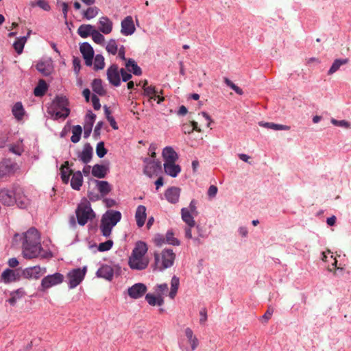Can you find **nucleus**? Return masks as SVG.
<instances>
[{
  "instance_id": "nucleus-1",
  "label": "nucleus",
  "mask_w": 351,
  "mask_h": 351,
  "mask_svg": "<svg viewBox=\"0 0 351 351\" xmlns=\"http://www.w3.org/2000/svg\"><path fill=\"white\" fill-rule=\"evenodd\" d=\"M19 241H22L23 254L25 258H45L49 256V253L44 251L41 246L40 237L36 228H29L23 235L15 234L13 238L14 243L17 244Z\"/></svg>"
},
{
  "instance_id": "nucleus-2",
  "label": "nucleus",
  "mask_w": 351,
  "mask_h": 351,
  "mask_svg": "<svg viewBox=\"0 0 351 351\" xmlns=\"http://www.w3.org/2000/svg\"><path fill=\"white\" fill-rule=\"evenodd\" d=\"M147 249L146 243L143 241H138L136 243L128 261L131 269L143 270L147 268L149 264V260L145 256Z\"/></svg>"
},
{
  "instance_id": "nucleus-3",
  "label": "nucleus",
  "mask_w": 351,
  "mask_h": 351,
  "mask_svg": "<svg viewBox=\"0 0 351 351\" xmlns=\"http://www.w3.org/2000/svg\"><path fill=\"white\" fill-rule=\"evenodd\" d=\"M61 179L64 184L69 181L70 176L72 174L71 180V186L74 190L79 191L83 183V176L80 171L73 172L69 169V162L66 161L60 168Z\"/></svg>"
},
{
  "instance_id": "nucleus-4",
  "label": "nucleus",
  "mask_w": 351,
  "mask_h": 351,
  "mask_svg": "<svg viewBox=\"0 0 351 351\" xmlns=\"http://www.w3.org/2000/svg\"><path fill=\"white\" fill-rule=\"evenodd\" d=\"M69 101L64 96H57L53 101L51 107L49 108V113L55 116L56 119L66 118L70 112L68 108Z\"/></svg>"
},
{
  "instance_id": "nucleus-5",
  "label": "nucleus",
  "mask_w": 351,
  "mask_h": 351,
  "mask_svg": "<svg viewBox=\"0 0 351 351\" xmlns=\"http://www.w3.org/2000/svg\"><path fill=\"white\" fill-rule=\"evenodd\" d=\"M176 254L171 249H165L160 254H154L156 268L160 271L171 267L174 263Z\"/></svg>"
},
{
  "instance_id": "nucleus-6",
  "label": "nucleus",
  "mask_w": 351,
  "mask_h": 351,
  "mask_svg": "<svg viewBox=\"0 0 351 351\" xmlns=\"http://www.w3.org/2000/svg\"><path fill=\"white\" fill-rule=\"evenodd\" d=\"M75 213L77 223L80 226H84L89 219L95 217L90 202L86 199H83L78 205Z\"/></svg>"
},
{
  "instance_id": "nucleus-7",
  "label": "nucleus",
  "mask_w": 351,
  "mask_h": 351,
  "mask_svg": "<svg viewBox=\"0 0 351 351\" xmlns=\"http://www.w3.org/2000/svg\"><path fill=\"white\" fill-rule=\"evenodd\" d=\"M64 276L58 272L48 275L42 279L40 290L46 291L52 287L61 284L64 281Z\"/></svg>"
},
{
  "instance_id": "nucleus-8",
  "label": "nucleus",
  "mask_w": 351,
  "mask_h": 351,
  "mask_svg": "<svg viewBox=\"0 0 351 351\" xmlns=\"http://www.w3.org/2000/svg\"><path fill=\"white\" fill-rule=\"evenodd\" d=\"M86 272V267L83 269L77 268L71 270L67 274V279L69 281V287L70 289H74L79 285L84 278Z\"/></svg>"
},
{
  "instance_id": "nucleus-9",
  "label": "nucleus",
  "mask_w": 351,
  "mask_h": 351,
  "mask_svg": "<svg viewBox=\"0 0 351 351\" xmlns=\"http://www.w3.org/2000/svg\"><path fill=\"white\" fill-rule=\"evenodd\" d=\"M15 186L12 190L3 189L0 190V202L7 206H13L15 204Z\"/></svg>"
},
{
  "instance_id": "nucleus-10",
  "label": "nucleus",
  "mask_w": 351,
  "mask_h": 351,
  "mask_svg": "<svg viewBox=\"0 0 351 351\" xmlns=\"http://www.w3.org/2000/svg\"><path fill=\"white\" fill-rule=\"evenodd\" d=\"M144 162L146 164L144 167V173L149 177H152L156 174L161 169V164L159 161L152 160L149 158L144 159Z\"/></svg>"
},
{
  "instance_id": "nucleus-11",
  "label": "nucleus",
  "mask_w": 351,
  "mask_h": 351,
  "mask_svg": "<svg viewBox=\"0 0 351 351\" xmlns=\"http://www.w3.org/2000/svg\"><path fill=\"white\" fill-rule=\"evenodd\" d=\"M47 272L46 267L34 266L25 269L23 271V276L26 278L38 279Z\"/></svg>"
},
{
  "instance_id": "nucleus-12",
  "label": "nucleus",
  "mask_w": 351,
  "mask_h": 351,
  "mask_svg": "<svg viewBox=\"0 0 351 351\" xmlns=\"http://www.w3.org/2000/svg\"><path fill=\"white\" fill-rule=\"evenodd\" d=\"M107 77L109 82L113 86H119L120 85V71L117 64H112L108 69Z\"/></svg>"
},
{
  "instance_id": "nucleus-13",
  "label": "nucleus",
  "mask_w": 351,
  "mask_h": 351,
  "mask_svg": "<svg viewBox=\"0 0 351 351\" xmlns=\"http://www.w3.org/2000/svg\"><path fill=\"white\" fill-rule=\"evenodd\" d=\"M147 291V287L143 283H136L128 289L129 296L133 299L141 298Z\"/></svg>"
},
{
  "instance_id": "nucleus-14",
  "label": "nucleus",
  "mask_w": 351,
  "mask_h": 351,
  "mask_svg": "<svg viewBox=\"0 0 351 351\" xmlns=\"http://www.w3.org/2000/svg\"><path fill=\"white\" fill-rule=\"evenodd\" d=\"M80 52L85 60V63L88 66H90L93 63L94 57V51L93 47L88 43H84L80 45Z\"/></svg>"
},
{
  "instance_id": "nucleus-15",
  "label": "nucleus",
  "mask_w": 351,
  "mask_h": 351,
  "mask_svg": "<svg viewBox=\"0 0 351 351\" xmlns=\"http://www.w3.org/2000/svg\"><path fill=\"white\" fill-rule=\"evenodd\" d=\"M136 30L133 19L131 16H126L121 21V32L124 36H130L134 33Z\"/></svg>"
},
{
  "instance_id": "nucleus-16",
  "label": "nucleus",
  "mask_w": 351,
  "mask_h": 351,
  "mask_svg": "<svg viewBox=\"0 0 351 351\" xmlns=\"http://www.w3.org/2000/svg\"><path fill=\"white\" fill-rule=\"evenodd\" d=\"M15 203L21 208H25L29 204V199L24 194L23 189L20 186H15Z\"/></svg>"
},
{
  "instance_id": "nucleus-17",
  "label": "nucleus",
  "mask_w": 351,
  "mask_h": 351,
  "mask_svg": "<svg viewBox=\"0 0 351 351\" xmlns=\"http://www.w3.org/2000/svg\"><path fill=\"white\" fill-rule=\"evenodd\" d=\"M36 69L44 76L49 75L53 66L51 60L40 61L36 65Z\"/></svg>"
},
{
  "instance_id": "nucleus-18",
  "label": "nucleus",
  "mask_w": 351,
  "mask_h": 351,
  "mask_svg": "<svg viewBox=\"0 0 351 351\" xmlns=\"http://www.w3.org/2000/svg\"><path fill=\"white\" fill-rule=\"evenodd\" d=\"M180 193V189L179 188L172 186L166 190L165 196L169 202L176 204L179 200Z\"/></svg>"
},
{
  "instance_id": "nucleus-19",
  "label": "nucleus",
  "mask_w": 351,
  "mask_h": 351,
  "mask_svg": "<svg viewBox=\"0 0 351 351\" xmlns=\"http://www.w3.org/2000/svg\"><path fill=\"white\" fill-rule=\"evenodd\" d=\"M102 219L108 222L111 226H115L121 220V214L119 211L110 210L104 215Z\"/></svg>"
},
{
  "instance_id": "nucleus-20",
  "label": "nucleus",
  "mask_w": 351,
  "mask_h": 351,
  "mask_svg": "<svg viewBox=\"0 0 351 351\" xmlns=\"http://www.w3.org/2000/svg\"><path fill=\"white\" fill-rule=\"evenodd\" d=\"M99 29L103 34H108L112 30V22L106 16L99 19Z\"/></svg>"
},
{
  "instance_id": "nucleus-21",
  "label": "nucleus",
  "mask_w": 351,
  "mask_h": 351,
  "mask_svg": "<svg viewBox=\"0 0 351 351\" xmlns=\"http://www.w3.org/2000/svg\"><path fill=\"white\" fill-rule=\"evenodd\" d=\"M114 275V270L110 265H102L97 271V276L100 278L111 280Z\"/></svg>"
},
{
  "instance_id": "nucleus-22",
  "label": "nucleus",
  "mask_w": 351,
  "mask_h": 351,
  "mask_svg": "<svg viewBox=\"0 0 351 351\" xmlns=\"http://www.w3.org/2000/svg\"><path fill=\"white\" fill-rule=\"evenodd\" d=\"M92 156L93 148L90 144L87 143L84 145L82 152L79 154L78 157L83 163L87 164L91 160Z\"/></svg>"
},
{
  "instance_id": "nucleus-23",
  "label": "nucleus",
  "mask_w": 351,
  "mask_h": 351,
  "mask_svg": "<svg viewBox=\"0 0 351 351\" xmlns=\"http://www.w3.org/2000/svg\"><path fill=\"white\" fill-rule=\"evenodd\" d=\"M135 219L138 227L141 228L146 219V207L143 205H140L137 207L135 214Z\"/></svg>"
},
{
  "instance_id": "nucleus-24",
  "label": "nucleus",
  "mask_w": 351,
  "mask_h": 351,
  "mask_svg": "<svg viewBox=\"0 0 351 351\" xmlns=\"http://www.w3.org/2000/svg\"><path fill=\"white\" fill-rule=\"evenodd\" d=\"M164 170L167 175L175 178L181 171V168L178 165H176V162H173V163L165 162Z\"/></svg>"
},
{
  "instance_id": "nucleus-25",
  "label": "nucleus",
  "mask_w": 351,
  "mask_h": 351,
  "mask_svg": "<svg viewBox=\"0 0 351 351\" xmlns=\"http://www.w3.org/2000/svg\"><path fill=\"white\" fill-rule=\"evenodd\" d=\"M162 156L165 160V162L173 163V162H176L178 158L177 153L171 147H166L163 149Z\"/></svg>"
},
{
  "instance_id": "nucleus-26",
  "label": "nucleus",
  "mask_w": 351,
  "mask_h": 351,
  "mask_svg": "<svg viewBox=\"0 0 351 351\" xmlns=\"http://www.w3.org/2000/svg\"><path fill=\"white\" fill-rule=\"evenodd\" d=\"M185 336L188 339V342L191 346V350H195L199 346V340L195 335H194L192 329L187 327L184 330Z\"/></svg>"
},
{
  "instance_id": "nucleus-27",
  "label": "nucleus",
  "mask_w": 351,
  "mask_h": 351,
  "mask_svg": "<svg viewBox=\"0 0 351 351\" xmlns=\"http://www.w3.org/2000/svg\"><path fill=\"white\" fill-rule=\"evenodd\" d=\"M145 300L147 302V303L151 306H162L164 304V298L163 296L160 295H158L156 293L152 294V293H147L145 295Z\"/></svg>"
},
{
  "instance_id": "nucleus-28",
  "label": "nucleus",
  "mask_w": 351,
  "mask_h": 351,
  "mask_svg": "<svg viewBox=\"0 0 351 351\" xmlns=\"http://www.w3.org/2000/svg\"><path fill=\"white\" fill-rule=\"evenodd\" d=\"M108 167L102 165H95L93 167L92 174L94 177L103 178L108 172Z\"/></svg>"
},
{
  "instance_id": "nucleus-29",
  "label": "nucleus",
  "mask_w": 351,
  "mask_h": 351,
  "mask_svg": "<svg viewBox=\"0 0 351 351\" xmlns=\"http://www.w3.org/2000/svg\"><path fill=\"white\" fill-rule=\"evenodd\" d=\"M182 220L190 227H194L195 222L193 214L190 213L187 208H183L181 210Z\"/></svg>"
},
{
  "instance_id": "nucleus-30",
  "label": "nucleus",
  "mask_w": 351,
  "mask_h": 351,
  "mask_svg": "<svg viewBox=\"0 0 351 351\" xmlns=\"http://www.w3.org/2000/svg\"><path fill=\"white\" fill-rule=\"evenodd\" d=\"M95 28L91 25L83 24L77 29V34L83 38H87L92 34Z\"/></svg>"
},
{
  "instance_id": "nucleus-31",
  "label": "nucleus",
  "mask_w": 351,
  "mask_h": 351,
  "mask_svg": "<svg viewBox=\"0 0 351 351\" xmlns=\"http://www.w3.org/2000/svg\"><path fill=\"white\" fill-rule=\"evenodd\" d=\"M125 67L129 72L133 73L135 75H141L142 74L141 69L133 59L130 58L127 60Z\"/></svg>"
},
{
  "instance_id": "nucleus-32",
  "label": "nucleus",
  "mask_w": 351,
  "mask_h": 351,
  "mask_svg": "<svg viewBox=\"0 0 351 351\" xmlns=\"http://www.w3.org/2000/svg\"><path fill=\"white\" fill-rule=\"evenodd\" d=\"M25 295V291L23 289H19L15 291L10 293V298L8 300V302L12 305L14 306L17 300L21 299Z\"/></svg>"
},
{
  "instance_id": "nucleus-33",
  "label": "nucleus",
  "mask_w": 351,
  "mask_h": 351,
  "mask_svg": "<svg viewBox=\"0 0 351 351\" xmlns=\"http://www.w3.org/2000/svg\"><path fill=\"white\" fill-rule=\"evenodd\" d=\"M258 124L260 126H262V127H264L266 128H269V129H271L274 130H289L290 128L289 126L285 125L276 124V123H271V122L261 121V122H259Z\"/></svg>"
},
{
  "instance_id": "nucleus-34",
  "label": "nucleus",
  "mask_w": 351,
  "mask_h": 351,
  "mask_svg": "<svg viewBox=\"0 0 351 351\" xmlns=\"http://www.w3.org/2000/svg\"><path fill=\"white\" fill-rule=\"evenodd\" d=\"M95 182L97 189L102 196H105L110 192L112 188L107 181L95 180Z\"/></svg>"
},
{
  "instance_id": "nucleus-35",
  "label": "nucleus",
  "mask_w": 351,
  "mask_h": 351,
  "mask_svg": "<svg viewBox=\"0 0 351 351\" xmlns=\"http://www.w3.org/2000/svg\"><path fill=\"white\" fill-rule=\"evenodd\" d=\"M31 32H32V31L29 30L27 32V35L26 36H23V37L17 39L14 42L13 46H14V49L17 52V53L21 54L23 52L25 43H26L27 38L29 36Z\"/></svg>"
},
{
  "instance_id": "nucleus-36",
  "label": "nucleus",
  "mask_w": 351,
  "mask_h": 351,
  "mask_svg": "<svg viewBox=\"0 0 351 351\" xmlns=\"http://www.w3.org/2000/svg\"><path fill=\"white\" fill-rule=\"evenodd\" d=\"M93 90L100 96H104L106 93V90L103 87L101 79H95L92 82Z\"/></svg>"
},
{
  "instance_id": "nucleus-37",
  "label": "nucleus",
  "mask_w": 351,
  "mask_h": 351,
  "mask_svg": "<svg viewBox=\"0 0 351 351\" xmlns=\"http://www.w3.org/2000/svg\"><path fill=\"white\" fill-rule=\"evenodd\" d=\"M47 90V84L44 80H40L38 85L35 87L34 94L36 97L43 96Z\"/></svg>"
},
{
  "instance_id": "nucleus-38",
  "label": "nucleus",
  "mask_w": 351,
  "mask_h": 351,
  "mask_svg": "<svg viewBox=\"0 0 351 351\" xmlns=\"http://www.w3.org/2000/svg\"><path fill=\"white\" fill-rule=\"evenodd\" d=\"M12 113L14 116V117L18 119L21 120L23 117L25 111L23 106L21 102H16L13 108H12Z\"/></svg>"
},
{
  "instance_id": "nucleus-39",
  "label": "nucleus",
  "mask_w": 351,
  "mask_h": 351,
  "mask_svg": "<svg viewBox=\"0 0 351 351\" xmlns=\"http://www.w3.org/2000/svg\"><path fill=\"white\" fill-rule=\"evenodd\" d=\"M1 280L5 283L10 282L16 280L15 272L10 269H7L1 274Z\"/></svg>"
},
{
  "instance_id": "nucleus-40",
  "label": "nucleus",
  "mask_w": 351,
  "mask_h": 351,
  "mask_svg": "<svg viewBox=\"0 0 351 351\" xmlns=\"http://www.w3.org/2000/svg\"><path fill=\"white\" fill-rule=\"evenodd\" d=\"M348 59H337L334 61L332 63L331 67L330 68L328 74L332 75L334 73H335L337 71H338L341 66L346 64L348 62Z\"/></svg>"
},
{
  "instance_id": "nucleus-41",
  "label": "nucleus",
  "mask_w": 351,
  "mask_h": 351,
  "mask_svg": "<svg viewBox=\"0 0 351 351\" xmlns=\"http://www.w3.org/2000/svg\"><path fill=\"white\" fill-rule=\"evenodd\" d=\"M113 227L114 226H111L108 222L101 218L100 230L103 236L108 237L111 234Z\"/></svg>"
},
{
  "instance_id": "nucleus-42",
  "label": "nucleus",
  "mask_w": 351,
  "mask_h": 351,
  "mask_svg": "<svg viewBox=\"0 0 351 351\" xmlns=\"http://www.w3.org/2000/svg\"><path fill=\"white\" fill-rule=\"evenodd\" d=\"M180 285L179 278L176 276H173L171 281V291L169 293V296L171 299H173L176 295L178 289Z\"/></svg>"
},
{
  "instance_id": "nucleus-43",
  "label": "nucleus",
  "mask_w": 351,
  "mask_h": 351,
  "mask_svg": "<svg viewBox=\"0 0 351 351\" xmlns=\"http://www.w3.org/2000/svg\"><path fill=\"white\" fill-rule=\"evenodd\" d=\"M99 12V9L97 7H89L87 10L83 12V16L84 18L87 20H90L95 18L98 14Z\"/></svg>"
},
{
  "instance_id": "nucleus-44",
  "label": "nucleus",
  "mask_w": 351,
  "mask_h": 351,
  "mask_svg": "<svg viewBox=\"0 0 351 351\" xmlns=\"http://www.w3.org/2000/svg\"><path fill=\"white\" fill-rule=\"evenodd\" d=\"M82 132V128L80 125H74L72 128V136L71 137V141L74 143L79 142Z\"/></svg>"
},
{
  "instance_id": "nucleus-45",
  "label": "nucleus",
  "mask_w": 351,
  "mask_h": 351,
  "mask_svg": "<svg viewBox=\"0 0 351 351\" xmlns=\"http://www.w3.org/2000/svg\"><path fill=\"white\" fill-rule=\"evenodd\" d=\"M144 95L145 96H147L149 97V100L154 99L155 100L156 99V94L158 93L157 90L156 89L155 86H147L145 87L144 88Z\"/></svg>"
},
{
  "instance_id": "nucleus-46",
  "label": "nucleus",
  "mask_w": 351,
  "mask_h": 351,
  "mask_svg": "<svg viewBox=\"0 0 351 351\" xmlns=\"http://www.w3.org/2000/svg\"><path fill=\"white\" fill-rule=\"evenodd\" d=\"M182 130L183 132L186 134H190L194 130L197 132H201V130L198 128V124L195 121H192L191 125H183L182 126Z\"/></svg>"
},
{
  "instance_id": "nucleus-47",
  "label": "nucleus",
  "mask_w": 351,
  "mask_h": 351,
  "mask_svg": "<svg viewBox=\"0 0 351 351\" xmlns=\"http://www.w3.org/2000/svg\"><path fill=\"white\" fill-rule=\"evenodd\" d=\"M12 170V165L10 161H3L0 164V176H3Z\"/></svg>"
},
{
  "instance_id": "nucleus-48",
  "label": "nucleus",
  "mask_w": 351,
  "mask_h": 351,
  "mask_svg": "<svg viewBox=\"0 0 351 351\" xmlns=\"http://www.w3.org/2000/svg\"><path fill=\"white\" fill-rule=\"evenodd\" d=\"M104 112L106 117L107 120L109 121L111 127L114 130L118 129V125L114 120V119L111 116V111L106 106H104Z\"/></svg>"
},
{
  "instance_id": "nucleus-49",
  "label": "nucleus",
  "mask_w": 351,
  "mask_h": 351,
  "mask_svg": "<svg viewBox=\"0 0 351 351\" xmlns=\"http://www.w3.org/2000/svg\"><path fill=\"white\" fill-rule=\"evenodd\" d=\"M91 36H92L93 41L97 44L102 45V44H104V43L105 41L104 36L99 31L96 30L95 29L93 32Z\"/></svg>"
},
{
  "instance_id": "nucleus-50",
  "label": "nucleus",
  "mask_w": 351,
  "mask_h": 351,
  "mask_svg": "<svg viewBox=\"0 0 351 351\" xmlns=\"http://www.w3.org/2000/svg\"><path fill=\"white\" fill-rule=\"evenodd\" d=\"M106 50L108 53L115 55L118 51V47L115 40L111 39L106 45Z\"/></svg>"
},
{
  "instance_id": "nucleus-51",
  "label": "nucleus",
  "mask_w": 351,
  "mask_h": 351,
  "mask_svg": "<svg viewBox=\"0 0 351 351\" xmlns=\"http://www.w3.org/2000/svg\"><path fill=\"white\" fill-rule=\"evenodd\" d=\"M105 66L104 58L101 55H97L95 58L94 68L96 70L102 69Z\"/></svg>"
},
{
  "instance_id": "nucleus-52",
  "label": "nucleus",
  "mask_w": 351,
  "mask_h": 351,
  "mask_svg": "<svg viewBox=\"0 0 351 351\" xmlns=\"http://www.w3.org/2000/svg\"><path fill=\"white\" fill-rule=\"evenodd\" d=\"M166 241L167 244L173 245H179V241L174 237V234L172 232L168 231L165 235Z\"/></svg>"
},
{
  "instance_id": "nucleus-53",
  "label": "nucleus",
  "mask_w": 351,
  "mask_h": 351,
  "mask_svg": "<svg viewBox=\"0 0 351 351\" xmlns=\"http://www.w3.org/2000/svg\"><path fill=\"white\" fill-rule=\"evenodd\" d=\"M223 81L228 86L234 90L238 95H242L243 94L242 89L237 86L236 84H234L228 77H224Z\"/></svg>"
},
{
  "instance_id": "nucleus-54",
  "label": "nucleus",
  "mask_w": 351,
  "mask_h": 351,
  "mask_svg": "<svg viewBox=\"0 0 351 351\" xmlns=\"http://www.w3.org/2000/svg\"><path fill=\"white\" fill-rule=\"evenodd\" d=\"M96 153L99 158H103L106 154L107 149L105 148L104 143L103 141L97 143Z\"/></svg>"
},
{
  "instance_id": "nucleus-55",
  "label": "nucleus",
  "mask_w": 351,
  "mask_h": 351,
  "mask_svg": "<svg viewBox=\"0 0 351 351\" xmlns=\"http://www.w3.org/2000/svg\"><path fill=\"white\" fill-rule=\"evenodd\" d=\"M168 285L166 283L158 285L155 288L156 293L158 295H163L167 293Z\"/></svg>"
},
{
  "instance_id": "nucleus-56",
  "label": "nucleus",
  "mask_w": 351,
  "mask_h": 351,
  "mask_svg": "<svg viewBox=\"0 0 351 351\" xmlns=\"http://www.w3.org/2000/svg\"><path fill=\"white\" fill-rule=\"evenodd\" d=\"M113 245L112 240H108L105 242L99 243L98 246V250L100 252H105L109 250Z\"/></svg>"
},
{
  "instance_id": "nucleus-57",
  "label": "nucleus",
  "mask_w": 351,
  "mask_h": 351,
  "mask_svg": "<svg viewBox=\"0 0 351 351\" xmlns=\"http://www.w3.org/2000/svg\"><path fill=\"white\" fill-rule=\"evenodd\" d=\"M154 243L158 247H161L162 245L167 243L166 237L162 234H156L154 238Z\"/></svg>"
},
{
  "instance_id": "nucleus-58",
  "label": "nucleus",
  "mask_w": 351,
  "mask_h": 351,
  "mask_svg": "<svg viewBox=\"0 0 351 351\" xmlns=\"http://www.w3.org/2000/svg\"><path fill=\"white\" fill-rule=\"evenodd\" d=\"M331 123L333 125L338 126V127H341V128H350V123L346 120L338 121L337 119H332Z\"/></svg>"
},
{
  "instance_id": "nucleus-59",
  "label": "nucleus",
  "mask_w": 351,
  "mask_h": 351,
  "mask_svg": "<svg viewBox=\"0 0 351 351\" xmlns=\"http://www.w3.org/2000/svg\"><path fill=\"white\" fill-rule=\"evenodd\" d=\"M95 118H96V115L95 114H93V112H89V113L87 114L86 117V123L85 125H91V127H93L94 122L95 121Z\"/></svg>"
},
{
  "instance_id": "nucleus-60",
  "label": "nucleus",
  "mask_w": 351,
  "mask_h": 351,
  "mask_svg": "<svg viewBox=\"0 0 351 351\" xmlns=\"http://www.w3.org/2000/svg\"><path fill=\"white\" fill-rule=\"evenodd\" d=\"M91 101H92V104H93V108L95 110H98L100 109L101 104L99 103V99L97 95H92Z\"/></svg>"
},
{
  "instance_id": "nucleus-61",
  "label": "nucleus",
  "mask_w": 351,
  "mask_h": 351,
  "mask_svg": "<svg viewBox=\"0 0 351 351\" xmlns=\"http://www.w3.org/2000/svg\"><path fill=\"white\" fill-rule=\"evenodd\" d=\"M200 319L199 323L204 324L207 320V310L206 308H203L199 312Z\"/></svg>"
},
{
  "instance_id": "nucleus-62",
  "label": "nucleus",
  "mask_w": 351,
  "mask_h": 351,
  "mask_svg": "<svg viewBox=\"0 0 351 351\" xmlns=\"http://www.w3.org/2000/svg\"><path fill=\"white\" fill-rule=\"evenodd\" d=\"M80 63H81V60L79 58L73 57V65L74 71L76 73H78V72L80 71Z\"/></svg>"
},
{
  "instance_id": "nucleus-63",
  "label": "nucleus",
  "mask_w": 351,
  "mask_h": 351,
  "mask_svg": "<svg viewBox=\"0 0 351 351\" xmlns=\"http://www.w3.org/2000/svg\"><path fill=\"white\" fill-rule=\"evenodd\" d=\"M37 5L44 10L48 11L50 10V5L49 3L45 0H38Z\"/></svg>"
},
{
  "instance_id": "nucleus-64",
  "label": "nucleus",
  "mask_w": 351,
  "mask_h": 351,
  "mask_svg": "<svg viewBox=\"0 0 351 351\" xmlns=\"http://www.w3.org/2000/svg\"><path fill=\"white\" fill-rule=\"evenodd\" d=\"M120 75L123 82H127L132 78V75L128 73L124 69H120Z\"/></svg>"
}]
</instances>
